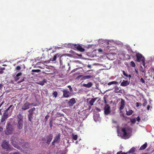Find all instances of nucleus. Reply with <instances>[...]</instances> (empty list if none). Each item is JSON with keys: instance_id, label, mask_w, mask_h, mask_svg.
<instances>
[{"instance_id": "nucleus-10", "label": "nucleus", "mask_w": 154, "mask_h": 154, "mask_svg": "<svg viewBox=\"0 0 154 154\" xmlns=\"http://www.w3.org/2000/svg\"><path fill=\"white\" fill-rule=\"evenodd\" d=\"M22 73L21 72H19L16 75H14V81L16 82H17L20 79V76H22Z\"/></svg>"}, {"instance_id": "nucleus-46", "label": "nucleus", "mask_w": 154, "mask_h": 154, "mask_svg": "<svg viewBox=\"0 0 154 154\" xmlns=\"http://www.w3.org/2000/svg\"><path fill=\"white\" fill-rule=\"evenodd\" d=\"M55 143H56V142L53 140V141L52 143V144L53 146H54Z\"/></svg>"}, {"instance_id": "nucleus-64", "label": "nucleus", "mask_w": 154, "mask_h": 154, "mask_svg": "<svg viewBox=\"0 0 154 154\" xmlns=\"http://www.w3.org/2000/svg\"><path fill=\"white\" fill-rule=\"evenodd\" d=\"M39 67L41 68V69H43V68L42 67H41V66H39Z\"/></svg>"}, {"instance_id": "nucleus-56", "label": "nucleus", "mask_w": 154, "mask_h": 154, "mask_svg": "<svg viewBox=\"0 0 154 154\" xmlns=\"http://www.w3.org/2000/svg\"><path fill=\"white\" fill-rule=\"evenodd\" d=\"M82 76V75H79V76H78L77 77V78L79 79Z\"/></svg>"}, {"instance_id": "nucleus-33", "label": "nucleus", "mask_w": 154, "mask_h": 154, "mask_svg": "<svg viewBox=\"0 0 154 154\" xmlns=\"http://www.w3.org/2000/svg\"><path fill=\"white\" fill-rule=\"evenodd\" d=\"M131 122L133 124H134L136 121V119H132L130 120Z\"/></svg>"}, {"instance_id": "nucleus-13", "label": "nucleus", "mask_w": 154, "mask_h": 154, "mask_svg": "<svg viewBox=\"0 0 154 154\" xmlns=\"http://www.w3.org/2000/svg\"><path fill=\"white\" fill-rule=\"evenodd\" d=\"M76 101L74 98H72L70 99L68 102V104L69 106H72L75 103Z\"/></svg>"}, {"instance_id": "nucleus-7", "label": "nucleus", "mask_w": 154, "mask_h": 154, "mask_svg": "<svg viewBox=\"0 0 154 154\" xmlns=\"http://www.w3.org/2000/svg\"><path fill=\"white\" fill-rule=\"evenodd\" d=\"M30 103L28 102H26L22 106L21 109L22 111L28 109L29 108Z\"/></svg>"}, {"instance_id": "nucleus-28", "label": "nucleus", "mask_w": 154, "mask_h": 154, "mask_svg": "<svg viewBox=\"0 0 154 154\" xmlns=\"http://www.w3.org/2000/svg\"><path fill=\"white\" fill-rule=\"evenodd\" d=\"M41 71L40 70L38 69H32L31 72L38 73Z\"/></svg>"}, {"instance_id": "nucleus-39", "label": "nucleus", "mask_w": 154, "mask_h": 154, "mask_svg": "<svg viewBox=\"0 0 154 154\" xmlns=\"http://www.w3.org/2000/svg\"><path fill=\"white\" fill-rule=\"evenodd\" d=\"M140 81L143 83H145V80L143 78H141L140 79Z\"/></svg>"}, {"instance_id": "nucleus-43", "label": "nucleus", "mask_w": 154, "mask_h": 154, "mask_svg": "<svg viewBox=\"0 0 154 154\" xmlns=\"http://www.w3.org/2000/svg\"><path fill=\"white\" fill-rule=\"evenodd\" d=\"M3 128L2 127L0 126V134L1 133V132H2Z\"/></svg>"}, {"instance_id": "nucleus-23", "label": "nucleus", "mask_w": 154, "mask_h": 154, "mask_svg": "<svg viewBox=\"0 0 154 154\" xmlns=\"http://www.w3.org/2000/svg\"><path fill=\"white\" fill-rule=\"evenodd\" d=\"M118 82L116 81H112V82H109L108 83V85H112V84L116 85V84H118Z\"/></svg>"}, {"instance_id": "nucleus-9", "label": "nucleus", "mask_w": 154, "mask_h": 154, "mask_svg": "<svg viewBox=\"0 0 154 154\" xmlns=\"http://www.w3.org/2000/svg\"><path fill=\"white\" fill-rule=\"evenodd\" d=\"M53 136L51 134H49L46 136L47 142V144H49L53 139Z\"/></svg>"}, {"instance_id": "nucleus-31", "label": "nucleus", "mask_w": 154, "mask_h": 154, "mask_svg": "<svg viewBox=\"0 0 154 154\" xmlns=\"http://www.w3.org/2000/svg\"><path fill=\"white\" fill-rule=\"evenodd\" d=\"M91 76L90 75L85 76L83 77V79H89L91 78Z\"/></svg>"}, {"instance_id": "nucleus-52", "label": "nucleus", "mask_w": 154, "mask_h": 154, "mask_svg": "<svg viewBox=\"0 0 154 154\" xmlns=\"http://www.w3.org/2000/svg\"><path fill=\"white\" fill-rule=\"evenodd\" d=\"M150 106H149V105H148L147 106V110H149V108H150Z\"/></svg>"}, {"instance_id": "nucleus-49", "label": "nucleus", "mask_w": 154, "mask_h": 154, "mask_svg": "<svg viewBox=\"0 0 154 154\" xmlns=\"http://www.w3.org/2000/svg\"><path fill=\"white\" fill-rule=\"evenodd\" d=\"M4 103V102L3 101V102L2 103L0 104V108L2 106V105Z\"/></svg>"}, {"instance_id": "nucleus-55", "label": "nucleus", "mask_w": 154, "mask_h": 154, "mask_svg": "<svg viewBox=\"0 0 154 154\" xmlns=\"http://www.w3.org/2000/svg\"><path fill=\"white\" fill-rule=\"evenodd\" d=\"M96 110H98V111H100V109H99V108H96Z\"/></svg>"}, {"instance_id": "nucleus-4", "label": "nucleus", "mask_w": 154, "mask_h": 154, "mask_svg": "<svg viewBox=\"0 0 154 154\" xmlns=\"http://www.w3.org/2000/svg\"><path fill=\"white\" fill-rule=\"evenodd\" d=\"M136 56L137 57L136 61L139 62L142 61L143 65L144 66L145 60L144 57L142 55L138 53L136 54Z\"/></svg>"}, {"instance_id": "nucleus-34", "label": "nucleus", "mask_w": 154, "mask_h": 154, "mask_svg": "<svg viewBox=\"0 0 154 154\" xmlns=\"http://www.w3.org/2000/svg\"><path fill=\"white\" fill-rule=\"evenodd\" d=\"M21 68L20 66H17L16 67L15 69L19 71L21 69Z\"/></svg>"}, {"instance_id": "nucleus-24", "label": "nucleus", "mask_w": 154, "mask_h": 154, "mask_svg": "<svg viewBox=\"0 0 154 154\" xmlns=\"http://www.w3.org/2000/svg\"><path fill=\"white\" fill-rule=\"evenodd\" d=\"M120 91V90H119V88L118 87L116 86L115 87V88H114L115 92L116 93H120V92L119 91Z\"/></svg>"}, {"instance_id": "nucleus-35", "label": "nucleus", "mask_w": 154, "mask_h": 154, "mask_svg": "<svg viewBox=\"0 0 154 154\" xmlns=\"http://www.w3.org/2000/svg\"><path fill=\"white\" fill-rule=\"evenodd\" d=\"M147 104V101L146 100H145L144 101L143 103V106H145Z\"/></svg>"}, {"instance_id": "nucleus-48", "label": "nucleus", "mask_w": 154, "mask_h": 154, "mask_svg": "<svg viewBox=\"0 0 154 154\" xmlns=\"http://www.w3.org/2000/svg\"><path fill=\"white\" fill-rule=\"evenodd\" d=\"M20 153L18 152H15L13 153V154H20Z\"/></svg>"}, {"instance_id": "nucleus-37", "label": "nucleus", "mask_w": 154, "mask_h": 154, "mask_svg": "<svg viewBox=\"0 0 154 154\" xmlns=\"http://www.w3.org/2000/svg\"><path fill=\"white\" fill-rule=\"evenodd\" d=\"M122 72L124 76L127 77H128V75L123 70Z\"/></svg>"}, {"instance_id": "nucleus-27", "label": "nucleus", "mask_w": 154, "mask_h": 154, "mask_svg": "<svg viewBox=\"0 0 154 154\" xmlns=\"http://www.w3.org/2000/svg\"><path fill=\"white\" fill-rule=\"evenodd\" d=\"M130 65L132 67H135L136 66V65L134 62L133 61L131 62Z\"/></svg>"}, {"instance_id": "nucleus-41", "label": "nucleus", "mask_w": 154, "mask_h": 154, "mask_svg": "<svg viewBox=\"0 0 154 154\" xmlns=\"http://www.w3.org/2000/svg\"><path fill=\"white\" fill-rule=\"evenodd\" d=\"M49 116L48 115H47L45 117V119H46V121H47V120L49 118Z\"/></svg>"}, {"instance_id": "nucleus-62", "label": "nucleus", "mask_w": 154, "mask_h": 154, "mask_svg": "<svg viewBox=\"0 0 154 154\" xmlns=\"http://www.w3.org/2000/svg\"><path fill=\"white\" fill-rule=\"evenodd\" d=\"M3 66H6L7 65L6 64H3Z\"/></svg>"}, {"instance_id": "nucleus-18", "label": "nucleus", "mask_w": 154, "mask_h": 154, "mask_svg": "<svg viewBox=\"0 0 154 154\" xmlns=\"http://www.w3.org/2000/svg\"><path fill=\"white\" fill-rule=\"evenodd\" d=\"M121 131L122 132H123L124 134L123 136L124 137H126L128 135V133L126 131V130L125 128H123L122 129Z\"/></svg>"}, {"instance_id": "nucleus-29", "label": "nucleus", "mask_w": 154, "mask_h": 154, "mask_svg": "<svg viewBox=\"0 0 154 154\" xmlns=\"http://www.w3.org/2000/svg\"><path fill=\"white\" fill-rule=\"evenodd\" d=\"M11 143H12L13 145H14V146L15 147L18 148V147L17 146V145H15V141H14L13 140V138H11Z\"/></svg>"}, {"instance_id": "nucleus-25", "label": "nucleus", "mask_w": 154, "mask_h": 154, "mask_svg": "<svg viewBox=\"0 0 154 154\" xmlns=\"http://www.w3.org/2000/svg\"><path fill=\"white\" fill-rule=\"evenodd\" d=\"M135 148L134 147H133L128 152L129 153H133L135 152Z\"/></svg>"}, {"instance_id": "nucleus-6", "label": "nucleus", "mask_w": 154, "mask_h": 154, "mask_svg": "<svg viewBox=\"0 0 154 154\" xmlns=\"http://www.w3.org/2000/svg\"><path fill=\"white\" fill-rule=\"evenodd\" d=\"M110 107L108 104H106L104 108V113L105 115H108L111 112Z\"/></svg>"}, {"instance_id": "nucleus-17", "label": "nucleus", "mask_w": 154, "mask_h": 154, "mask_svg": "<svg viewBox=\"0 0 154 154\" xmlns=\"http://www.w3.org/2000/svg\"><path fill=\"white\" fill-rule=\"evenodd\" d=\"M46 82V79H44L42 81H39L38 82H37V84L41 85H43Z\"/></svg>"}, {"instance_id": "nucleus-8", "label": "nucleus", "mask_w": 154, "mask_h": 154, "mask_svg": "<svg viewBox=\"0 0 154 154\" xmlns=\"http://www.w3.org/2000/svg\"><path fill=\"white\" fill-rule=\"evenodd\" d=\"M63 92V97L65 98H68L71 95L70 93L68 90H63L62 91Z\"/></svg>"}, {"instance_id": "nucleus-14", "label": "nucleus", "mask_w": 154, "mask_h": 154, "mask_svg": "<svg viewBox=\"0 0 154 154\" xmlns=\"http://www.w3.org/2000/svg\"><path fill=\"white\" fill-rule=\"evenodd\" d=\"M125 102L124 100L122 99L121 101V104L120 106L119 109L120 110H122L124 108L125 106Z\"/></svg>"}, {"instance_id": "nucleus-61", "label": "nucleus", "mask_w": 154, "mask_h": 154, "mask_svg": "<svg viewBox=\"0 0 154 154\" xmlns=\"http://www.w3.org/2000/svg\"><path fill=\"white\" fill-rule=\"evenodd\" d=\"M1 109H0V115H2V113L1 112Z\"/></svg>"}, {"instance_id": "nucleus-22", "label": "nucleus", "mask_w": 154, "mask_h": 154, "mask_svg": "<svg viewBox=\"0 0 154 154\" xmlns=\"http://www.w3.org/2000/svg\"><path fill=\"white\" fill-rule=\"evenodd\" d=\"M133 111L131 109H129L128 111H126V115L128 116H130L132 114Z\"/></svg>"}, {"instance_id": "nucleus-36", "label": "nucleus", "mask_w": 154, "mask_h": 154, "mask_svg": "<svg viewBox=\"0 0 154 154\" xmlns=\"http://www.w3.org/2000/svg\"><path fill=\"white\" fill-rule=\"evenodd\" d=\"M57 56L56 55H54L53 57L52 60H51L52 61H55L56 59Z\"/></svg>"}, {"instance_id": "nucleus-47", "label": "nucleus", "mask_w": 154, "mask_h": 154, "mask_svg": "<svg viewBox=\"0 0 154 154\" xmlns=\"http://www.w3.org/2000/svg\"><path fill=\"white\" fill-rule=\"evenodd\" d=\"M49 126L51 128L52 126V124L51 122L49 123Z\"/></svg>"}, {"instance_id": "nucleus-2", "label": "nucleus", "mask_w": 154, "mask_h": 154, "mask_svg": "<svg viewBox=\"0 0 154 154\" xmlns=\"http://www.w3.org/2000/svg\"><path fill=\"white\" fill-rule=\"evenodd\" d=\"M5 134L7 135H10L14 133V125L10 123H8L6 126V129L5 131Z\"/></svg>"}, {"instance_id": "nucleus-58", "label": "nucleus", "mask_w": 154, "mask_h": 154, "mask_svg": "<svg viewBox=\"0 0 154 154\" xmlns=\"http://www.w3.org/2000/svg\"><path fill=\"white\" fill-rule=\"evenodd\" d=\"M128 153V152H127L126 153H125V152H122V154H127Z\"/></svg>"}, {"instance_id": "nucleus-54", "label": "nucleus", "mask_w": 154, "mask_h": 154, "mask_svg": "<svg viewBox=\"0 0 154 154\" xmlns=\"http://www.w3.org/2000/svg\"><path fill=\"white\" fill-rule=\"evenodd\" d=\"M5 69V67L2 68L1 69V70L2 71H3Z\"/></svg>"}, {"instance_id": "nucleus-50", "label": "nucleus", "mask_w": 154, "mask_h": 154, "mask_svg": "<svg viewBox=\"0 0 154 154\" xmlns=\"http://www.w3.org/2000/svg\"><path fill=\"white\" fill-rule=\"evenodd\" d=\"M3 86V85L2 84H0V89H1L2 88V86Z\"/></svg>"}, {"instance_id": "nucleus-60", "label": "nucleus", "mask_w": 154, "mask_h": 154, "mask_svg": "<svg viewBox=\"0 0 154 154\" xmlns=\"http://www.w3.org/2000/svg\"><path fill=\"white\" fill-rule=\"evenodd\" d=\"M128 77H129V78H131V75H128Z\"/></svg>"}, {"instance_id": "nucleus-26", "label": "nucleus", "mask_w": 154, "mask_h": 154, "mask_svg": "<svg viewBox=\"0 0 154 154\" xmlns=\"http://www.w3.org/2000/svg\"><path fill=\"white\" fill-rule=\"evenodd\" d=\"M28 117L29 120L31 122H32V115H28Z\"/></svg>"}, {"instance_id": "nucleus-45", "label": "nucleus", "mask_w": 154, "mask_h": 154, "mask_svg": "<svg viewBox=\"0 0 154 154\" xmlns=\"http://www.w3.org/2000/svg\"><path fill=\"white\" fill-rule=\"evenodd\" d=\"M139 103L138 102H137L136 103V106L137 107H138L139 106Z\"/></svg>"}, {"instance_id": "nucleus-40", "label": "nucleus", "mask_w": 154, "mask_h": 154, "mask_svg": "<svg viewBox=\"0 0 154 154\" xmlns=\"http://www.w3.org/2000/svg\"><path fill=\"white\" fill-rule=\"evenodd\" d=\"M30 105L35 106H37V104L36 103H30Z\"/></svg>"}, {"instance_id": "nucleus-51", "label": "nucleus", "mask_w": 154, "mask_h": 154, "mask_svg": "<svg viewBox=\"0 0 154 154\" xmlns=\"http://www.w3.org/2000/svg\"><path fill=\"white\" fill-rule=\"evenodd\" d=\"M122 151L118 152H117V154H121L122 153Z\"/></svg>"}, {"instance_id": "nucleus-12", "label": "nucleus", "mask_w": 154, "mask_h": 154, "mask_svg": "<svg viewBox=\"0 0 154 154\" xmlns=\"http://www.w3.org/2000/svg\"><path fill=\"white\" fill-rule=\"evenodd\" d=\"M60 134H58L56 135L54 137V140L57 143H59L60 142Z\"/></svg>"}, {"instance_id": "nucleus-44", "label": "nucleus", "mask_w": 154, "mask_h": 154, "mask_svg": "<svg viewBox=\"0 0 154 154\" xmlns=\"http://www.w3.org/2000/svg\"><path fill=\"white\" fill-rule=\"evenodd\" d=\"M104 103L106 104L107 103V102L106 101V99L105 97L104 98Z\"/></svg>"}, {"instance_id": "nucleus-19", "label": "nucleus", "mask_w": 154, "mask_h": 154, "mask_svg": "<svg viewBox=\"0 0 154 154\" xmlns=\"http://www.w3.org/2000/svg\"><path fill=\"white\" fill-rule=\"evenodd\" d=\"M35 108L33 107L29 109L28 112H29L28 115H32L33 113V112L35 110Z\"/></svg>"}, {"instance_id": "nucleus-59", "label": "nucleus", "mask_w": 154, "mask_h": 154, "mask_svg": "<svg viewBox=\"0 0 154 154\" xmlns=\"http://www.w3.org/2000/svg\"><path fill=\"white\" fill-rule=\"evenodd\" d=\"M98 51L100 52H102V50L101 49H100L98 50Z\"/></svg>"}, {"instance_id": "nucleus-21", "label": "nucleus", "mask_w": 154, "mask_h": 154, "mask_svg": "<svg viewBox=\"0 0 154 154\" xmlns=\"http://www.w3.org/2000/svg\"><path fill=\"white\" fill-rule=\"evenodd\" d=\"M96 100V98H92L89 102V103L92 106L93 105L94 103Z\"/></svg>"}, {"instance_id": "nucleus-63", "label": "nucleus", "mask_w": 154, "mask_h": 154, "mask_svg": "<svg viewBox=\"0 0 154 154\" xmlns=\"http://www.w3.org/2000/svg\"><path fill=\"white\" fill-rule=\"evenodd\" d=\"M139 106H141V105H142V104L141 103H139Z\"/></svg>"}, {"instance_id": "nucleus-30", "label": "nucleus", "mask_w": 154, "mask_h": 154, "mask_svg": "<svg viewBox=\"0 0 154 154\" xmlns=\"http://www.w3.org/2000/svg\"><path fill=\"white\" fill-rule=\"evenodd\" d=\"M57 91H54L53 94V97L55 98L57 96Z\"/></svg>"}, {"instance_id": "nucleus-16", "label": "nucleus", "mask_w": 154, "mask_h": 154, "mask_svg": "<svg viewBox=\"0 0 154 154\" xmlns=\"http://www.w3.org/2000/svg\"><path fill=\"white\" fill-rule=\"evenodd\" d=\"M93 85L92 83L91 82H88L87 84H83V85L85 87L90 88Z\"/></svg>"}, {"instance_id": "nucleus-57", "label": "nucleus", "mask_w": 154, "mask_h": 154, "mask_svg": "<svg viewBox=\"0 0 154 154\" xmlns=\"http://www.w3.org/2000/svg\"><path fill=\"white\" fill-rule=\"evenodd\" d=\"M3 73V71L2 70L0 71V74H2Z\"/></svg>"}, {"instance_id": "nucleus-5", "label": "nucleus", "mask_w": 154, "mask_h": 154, "mask_svg": "<svg viewBox=\"0 0 154 154\" xmlns=\"http://www.w3.org/2000/svg\"><path fill=\"white\" fill-rule=\"evenodd\" d=\"M72 47L73 48V49H76L78 51L81 52L85 51V49L79 45L73 44L72 46Z\"/></svg>"}, {"instance_id": "nucleus-53", "label": "nucleus", "mask_w": 154, "mask_h": 154, "mask_svg": "<svg viewBox=\"0 0 154 154\" xmlns=\"http://www.w3.org/2000/svg\"><path fill=\"white\" fill-rule=\"evenodd\" d=\"M76 54L80 57H81L82 56V55L81 54Z\"/></svg>"}, {"instance_id": "nucleus-11", "label": "nucleus", "mask_w": 154, "mask_h": 154, "mask_svg": "<svg viewBox=\"0 0 154 154\" xmlns=\"http://www.w3.org/2000/svg\"><path fill=\"white\" fill-rule=\"evenodd\" d=\"M9 145L8 143L5 141H3L2 145V147L4 149H8Z\"/></svg>"}, {"instance_id": "nucleus-42", "label": "nucleus", "mask_w": 154, "mask_h": 154, "mask_svg": "<svg viewBox=\"0 0 154 154\" xmlns=\"http://www.w3.org/2000/svg\"><path fill=\"white\" fill-rule=\"evenodd\" d=\"M137 120L138 122H139L140 120V119L139 116L137 118Z\"/></svg>"}, {"instance_id": "nucleus-1", "label": "nucleus", "mask_w": 154, "mask_h": 154, "mask_svg": "<svg viewBox=\"0 0 154 154\" xmlns=\"http://www.w3.org/2000/svg\"><path fill=\"white\" fill-rule=\"evenodd\" d=\"M14 106L13 105H11L5 111L3 115L2 116L1 119V122H3L8 117L11 115Z\"/></svg>"}, {"instance_id": "nucleus-3", "label": "nucleus", "mask_w": 154, "mask_h": 154, "mask_svg": "<svg viewBox=\"0 0 154 154\" xmlns=\"http://www.w3.org/2000/svg\"><path fill=\"white\" fill-rule=\"evenodd\" d=\"M17 121L18 122L17 125V126L18 129L20 130L22 128L23 125V117L21 115H18L17 116Z\"/></svg>"}, {"instance_id": "nucleus-15", "label": "nucleus", "mask_w": 154, "mask_h": 154, "mask_svg": "<svg viewBox=\"0 0 154 154\" xmlns=\"http://www.w3.org/2000/svg\"><path fill=\"white\" fill-rule=\"evenodd\" d=\"M130 82L128 81L123 80L120 85L122 86L125 87L129 85Z\"/></svg>"}, {"instance_id": "nucleus-38", "label": "nucleus", "mask_w": 154, "mask_h": 154, "mask_svg": "<svg viewBox=\"0 0 154 154\" xmlns=\"http://www.w3.org/2000/svg\"><path fill=\"white\" fill-rule=\"evenodd\" d=\"M67 87L69 88L70 91L72 92L73 91L70 85H68Z\"/></svg>"}, {"instance_id": "nucleus-32", "label": "nucleus", "mask_w": 154, "mask_h": 154, "mask_svg": "<svg viewBox=\"0 0 154 154\" xmlns=\"http://www.w3.org/2000/svg\"><path fill=\"white\" fill-rule=\"evenodd\" d=\"M72 138L74 140H76L78 138V136L77 135H73Z\"/></svg>"}, {"instance_id": "nucleus-20", "label": "nucleus", "mask_w": 154, "mask_h": 154, "mask_svg": "<svg viewBox=\"0 0 154 154\" xmlns=\"http://www.w3.org/2000/svg\"><path fill=\"white\" fill-rule=\"evenodd\" d=\"M147 146V143L146 142L143 145L141 146L139 149V150H142L145 149Z\"/></svg>"}]
</instances>
